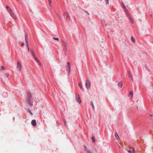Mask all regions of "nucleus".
Instances as JSON below:
<instances>
[{
  "mask_svg": "<svg viewBox=\"0 0 153 153\" xmlns=\"http://www.w3.org/2000/svg\"><path fill=\"white\" fill-rule=\"evenodd\" d=\"M30 104V105H33V104Z\"/></svg>",
  "mask_w": 153,
  "mask_h": 153,
  "instance_id": "79ce46f5",
  "label": "nucleus"
},
{
  "mask_svg": "<svg viewBox=\"0 0 153 153\" xmlns=\"http://www.w3.org/2000/svg\"><path fill=\"white\" fill-rule=\"evenodd\" d=\"M24 45V43H22V46H23Z\"/></svg>",
  "mask_w": 153,
  "mask_h": 153,
  "instance_id": "e433bc0d",
  "label": "nucleus"
},
{
  "mask_svg": "<svg viewBox=\"0 0 153 153\" xmlns=\"http://www.w3.org/2000/svg\"><path fill=\"white\" fill-rule=\"evenodd\" d=\"M30 52L31 53V54H32V56H33H33H35V54H34V51H33V50H32L30 51Z\"/></svg>",
  "mask_w": 153,
  "mask_h": 153,
  "instance_id": "a211bd4d",
  "label": "nucleus"
},
{
  "mask_svg": "<svg viewBox=\"0 0 153 153\" xmlns=\"http://www.w3.org/2000/svg\"><path fill=\"white\" fill-rule=\"evenodd\" d=\"M91 105H92L93 108L94 109V105L93 104V102L92 101L91 102Z\"/></svg>",
  "mask_w": 153,
  "mask_h": 153,
  "instance_id": "a878e982",
  "label": "nucleus"
},
{
  "mask_svg": "<svg viewBox=\"0 0 153 153\" xmlns=\"http://www.w3.org/2000/svg\"><path fill=\"white\" fill-rule=\"evenodd\" d=\"M91 139L94 142H95V138L94 137H92Z\"/></svg>",
  "mask_w": 153,
  "mask_h": 153,
  "instance_id": "5701e85b",
  "label": "nucleus"
},
{
  "mask_svg": "<svg viewBox=\"0 0 153 153\" xmlns=\"http://www.w3.org/2000/svg\"><path fill=\"white\" fill-rule=\"evenodd\" d=\"M25 40L26 41V44L27 45V47H29L27 39V33L25 35Z\"/></svg>",
  "mask_w": 153,
  "mask_h": 153,
  "instance_id": "39448f33",
  "label": "nucleus"
},
{
  "mask_svg": "<svg viewBox=\"0 0 153 153\" xmlns=\"http://www.w3.org/2000/svg\"><path fill=\"white\" fill-rule=\"evenodd\" d=\"M126 150L129 153H135L134 149L132 147H127L126 148Z\"/></svg>",
  "mask_w": 153,
  "mask_h": 153,
  "instance_id": "f257e3e1",
  "label": "nucleus"
},
{
  "mask_svg": "<svg viewBox=\"0 0 153 153\" xmlns=\"http://www.w3.org/2000/svg\"><path fill=\"white\" fill-rule=\"evenodd\" d=\"M64 122H65V125H66V121H64Z\"/></svg>",
  "mask_w": 153,
  "mask_h": 153,
  "instance_id": "58836bf2",
  "label": "nucleus"
},
{
  "mask_svg": "<svg viewBox=\"0 0 153 153\" xmlns=\"http://www.w3.org/2000/svg\"><path fill=\"white\" fill-rule=\"evenodd\" d=\"M4 67L2 66L1 67V71H2L4 69Z\"/></svg>",
  "mask_w": 153,
  "mask_h": 153,
  "instance_id": "cd10ccee",
  "label": "nucleus"
},
{
  "mask_svg": "<svg viewBox=\"0 0 153 153\" xmlns=\"http://www.w3.org/2000/svg\"><path fill=\"white\" fill-rule=\"evenodd\" d=\"M29 112L30 113V114H31V115H32L33 114L31 112V111H30V110H29Z\"/></svg>",
  "mask_w": 153,
  "mask_h": 153,
  "instance_id": "72a5a7b5",
  "label": "nucleus"
},
{
  "mask_svg": "<svg viewBox=\"0 0 153 153\" xmlns=\"http://www.w3.org/2000/svg\"><path fill=\"white\" fill-rule=\"evenodd\" d=\"M17 68L19 71H20L22 69V65L20 62L18 61L17 62Z\"/></svg>",
  "mask_w": 153,
  "mask_h": 153,
  "instance_id": "20e7f679",
  "label": "nucleus"
},
{
  "mask_svg": "<svg viewBox=\"0 0 153 153\" xmlns=\"http://www.w3.org/2000/svg\"><path fill=\"white\" fill-rule=\"evenodd\" d=\"M91 82L89 80H87L85 82V85L87 89H88L90 87Z\"/></svg>",
  "mask_w": 153,
  "mask_h": 153,
  "instance_id": "7ed1b4c3",
  "label": "nucleus"
},
{
  "mask_svg": "<svg viewBox=\"0 0 153 153\" xmlns=\"http://www.w3.org/2000/svg\"><path fill=\"white\" fill-rule=\"evenodd\" d=\"M31 124L33 126H35L36 125V121L35 120H33L31 121Z\"/></svg>",
  "mask_w": 153,
  "mask_h": 153,
  "instance_id": "6e6552de",
  "label": "nucleus"
},
{
  "mask_svg": "<svg viewBox=\"0 0 153 153\" xmlns=\"http://www.w3.org/2000/svg\"><path fill=\"white\" fill-rule=\"evenodd\" d=\"M64 15H65L66 16V13H65V12L64 13Z\"/></svg>",
  "mask_w": 153,
  "mask_h": 153,
  "instance_id": "4c0bfd02",
  "label": "nucleus"
},
{
  "mask_svg": "<svg viewBox=\"0 0 153 153\" xmlns=\"http://www.w3.org/2000/svg\"><path fill=\"white\" fill-rule=\"evenodd\" d=\"M33 57L37 62L39 61V60L36 57V56H34Z\"/></svg>",
  "mask_w": 153,
  "mask_h": 153,
  "instance_id": "412c9836",
  "label": "nucleus"
},
{
  "mask_svg": "<svg viewBox=\"0 0 153 153\" xmlns=\"http://www.w3.org/2000/svg\"><path fill=\"white\" fill-rule=\"evenodd\" d=\"M27 50H28V51H29V47H27Z\"/></svg>",
  "mask_w": 153,
  "mask_h": 153,
  "instance_id": "c9c22d12",
  "label": "nucleus"
},
{
  "mask_svg": "<svg viewBox=\"0 0 153 153\" xmlns=\"http://www.w3.org/2000/svg\"><path fill=\"white\" fill-rule=\"evenodd\" d=\"M107 2H106V4H108V0H107Z\"/></svg>",
  "mask_w": 153,
  "mask_h": 153,
  "instance_id": "f704fd0d",
  "label": "nucleus"
},
{
  "mask_svg": "<svg viewBox=\"0 0 153 153\" xmlns=\"http://www.w3.org/2000/svg\"><path fill=\"white\" fill-rule=\"evenodd\" d=\"M37 62H38V64H39V65H40V66H41V62H39V61H38Z\"/></svg>",
  "mask_w": 153,
  "mask_h": 153,
  "instance_id": "2f4dec72",
  "label": "nucleus"
},
{
  "mask_svg": "<svg viewBox=\"0 0 153 153\" xmlns=\"http://www.w3.org/2000/svg\"><path fill=\"white\" fill-rule=\"evenodd\" d=\"M11 15L15 19H17V18L14 13H12Z\"/></svg>",
  "mask_w": 153,
  "mask_h": 153,
  "instance_id": "ddd939ff",
  "label": "nucleus"
},
{
  "mask_svg": "<svg viewBox=\"0 0 153 153\" xmlns=\"http://www.w3.org/2000/svg\"><path fill=\"white\" fill-rule=\"evenodd\" d=\"M150 116H152V115H151V114H150Z\"/></svg>",
  "mask_w": 153,
  "mask_h": 153,
  "instance_id": "ea45409f",
  "label": "nucleus"
},
{
  "mask_svg": "<svg viewBox=\"0 0 153 153\" xmlns=\"http://www.w3.org/2000/svg\"><path fill=\"white\" fill-rule=\"evenodd\" d=\"M79 86L80 87V88H82V85L81 83H79L78 84Z\"/></svg>",
  "mask_w": 153,
  "mask_h": 153,
  "instance_id": "4be33fe9",
  "label": "nucleus"
},
{
  "mask_svg": "<svg viewBox=\"0 0 153 153\" xmlns=\"http://www.w3.org/2000/svg\"><path fill=\"white\" fill-rule=\"evenodd\" d=\"M133 93L132 91H131L130 92L129 94V96H131V98L133 97Z\"/></svg>",
  "mask_w": 153,
  "mask_h": 153,
  "instance_id": "dca6fc26",
  "label": "nucleus"
},
{
  "mask_svg": "<svg viewBox=\"0 0 153 153\" xmlns=\"http://www.w3.org/2000/svg\"><path fill=\"white\" fill-rule=\"evenodd\" d=\"M87 152L88 153H93L92 152L89 150H88Z\"/></svg>",
  "mask_w": 153,
  "mask_h": 153,
  "instance_id": "393cba45",
  "label": "nucleus"
},
{
  "mask_svg": "<svg viewBox=\"0 0 153 153\" xmlns=\"http://www.w3.org/2000/svg\"><path fill=\"white\" fill-rule=\"evenodd\" d=\"M65 13L66 14V18L67 20H69V17L68 13L67 12H65Z\"/></svg>",
  "mask_w": 153,
  "mask_h": 153,
  "instance_id": "4468645a",
  "label": "nucleus"
},
{
  "mask_svg": "<svg viewBox=\"0 0 153 153\" xmlns=\"http://www.w3.org/2000/svg\"><path fill=\"white\" fill-rule=\"evenodd\" d=\"M68 64V68H70V64L69 62H68L67 63Z\"/></svg>",
  "mask_w": 153,
  "mask_h": 153,
  "instance_id": "b1692460",
  "label": "nucleus"
},
{
  "mask_svg": "<svg viewBox=\"0 0 153 153\" xmlns=\"http://www.w3.org/2000/svg\"><path fill=\"white\" fill-rule=\"evenodd\" d=\"M6 7L9 12H10V11L11 12V10H12L9 6H6Z\"/></svg>",
  "mask_w": 153,
  "mask_h": 153,
  "instance_id": "2eb2a0df",
  "label": "nucleus"
},
{
  "mask_svg": "<svg viewBox=\"0 0 153 153\" xmlns=\"http://www.w3.org/2000/svg\"><path fill=\"white\" fill-rule=\"evenodd\" d=\"M122 5H123V7L124 8H125V9L126 11H127V10L126 9V8H125V6L123 4H122Z\"/></svg>",
  "mask_w": 153,
  "mask_h": 153,
  "instance_id": "bb28decb",
  "label": "nucleus"
},
{
  "mask_svg": "<svg viewBox=\"0 0 153 153\" xmlns=\"http://www.w3.org/2000/svg\"><path fill=\"white\" fill-rule=\"evenodd\" d=\"M129 19L130 21V22L132 23H134L133 21L132 20V19H131V17L130 16H129Z\"/></svg>",
  "mask_w": 153,
  "mask_h": 153,
  "instance_id": "f3484780",
  "label": "nucleus"
},
{
  "mask_svg": "<svg viewBox=\"0 0 153 153\" xmlns=\"http://www.w3.org/2000/svg\"><path fill=\"white\" fill-rule=\"evenodd\" d=\"M129 77L131 79V80H133V77L131 74L130 72H129Z\"/></svg>",
  "mask_w": 153,
  "mask_h": 153,
  "instance_id": "f8f14e48",
  "label": "nucleus"
},
{
  "mask_svg": "<svg viewBox=\"0 0 153 153\" xmlns=\"http://www.w3.org/2000/svg\"><path fill=\"white\" fill-rule=\"evenodd\" d=\"M53 39H54L56 40H59V39L58 38L53 37Z\"/></svg>",
  "mask_w": 153,
  "mask_h": 153,
  "instance_id": "c85d7f7f",
  "label": "nucleus"
},
{
  "mask_svg": "<svg viewBox=\"0 0 153 153\" xmlns=\"http://www.w3.org/2000/svg\"><path fill=\"white\" fill-rule=\"evenodd\" d=\"M118 146L120 148V146H119V145H118Z\"/></svg>",
  "mask_w": 153,
  "mask_h": 153,
  "instance_id": "a19ab883",
  "label": "nucleus"
},
{
  "mask_svg": "<svg viewBox=\"0 0 153 153\" xmlns=\"http://www.w3.org/2000/svg\"><path fill=\"white\" fill-rule=\"evenodd\" d=\"M31 97L30 96H28L27 97L26 99V102L28 104H30V102L31 101Z\"/></svg>",
  "mask_w": 153,
  "mask_h": 153,
  "instance_id": "0eeeda50",
  "label": "nucleus"
},
{
  "mask_svg": "<svg viewBox=\"0 0 153 153\" xmlns=\"http://www.w3.org/2000/svg\"><path fill=\"white\" fill-rule=\"evenodd\" d=\"M76 100L77 102L79 103H81V101L80 100V98L78 95L76 93Z\"/></svg>",
  "mask_w": 153,
  "mask_h": 153,
  "instance_id": "423d86ee",
  "label": "nucleus"
},
{
  "mask_svg": "<svg viewBox=\"0 0 153 153\" xmlns=\"http://www.w3.org/2000/svg\"><path fill=\"white\" fill-rule=\"evenodd\" d=\"M62 46L63 47V51L64 52V53L65 55H66L67 54V46L66 44V43L64 42L63 41L62 42Z\"/></svg>",
  "mask_w": 153,
  "mask_h": 153,
  "instance_id": "f03ea898",
  "label": "nucleus"
},
{
  "mask_svg": "<svg viewBox=\"0 0 153 153\" xmlns=\"http://www.w3.org/2000/svg\"><path fill=\"white\" fill-rule=\"evenodd\" d=\"M118 86H119V88H120L122 86V82H119L118 84Z\"/></svg>",
  "mask_w": 153,
  "mask_h": 153,
  "instance_id": "9d476101",
  "label": "nucleus"
},
{
  "mask_svg": "<svg viewBox=\"0 0 153 153\" xmlns=\"http://www.w3.org/2000/svg\"><path fill=\"white\" fill-rule=\"evenodd\" d=\"M67 71H68V75H69L70 74V68H67Z\"/></svg>",
  "mask_w": 153,
  "mask_h": 153,
  "instance_id": "aec40b11",
  "label": "nucleus"
},
{
  "mask_svg": "<svg viewBox=\"0 0 153 153\" xmlns=\"http://www.w3.org/2000/svg\"><path fill=\"white\" fill-rule=\"evenodd\" d=\"M84 148H85V151H87L88 150H87V148H86V146H84Z\"/></svg>",
  "mask_w": 153,
  "mask_h": 153,
  "instance_id": "7c9ffc66",
  "label": "nucleus"
},
{
  "mask_svg": "<svg viewBox=\"0 0 153 153\" xmlns=\"http://www.w3.org/2000/svg\"><path fill=\"white\" fill-rule=\"evenodd\" d=\"M9 12H10L11 15L12 13H13V11L12 10H11V12L10 11Z\"/></svg>",
  "mask_w": 153,
  "mask_h": 153,
  "instance_id": "473e14b6",
  "label": "nucleus"
},
{
  "mask_svg": "<svg viewBox=\"0 0 153 153\" xmlns=\"http://www.w3.org/2000/svg\"><path fill=\"white\" fill-rule=\"evenodd\" d=\"M126 12H127L126 13L127 16L128 17V18H129V16H129V13H128V12H127V11H126Z\"/></svg>",
  "mask_w": 153,
  "mask_h": 153,
  "instance_id": "c756f323",
  "label": "nucleus"
},
{
  "mask_svg": "<svg viewBox=\"0 0 153 153\" xmlns=\"http://www.w3.org/2000/svg\"><path fill=\"white\" fill-rule=\"evenodd\" d=\"M48 2H49V4L50 5V9L52 10V4H51V0H48Z\"/></svg>",
  "mask_w": 153,
  "mask_h": 153,
  "instance_id": "1a4fd4ad",
  "label": "nucleus"
},
{
  "mask_svg": "<svg viewBox=\"0 0 153 153\" xmlns=\"http://www.w3.org/2000/svg\"><path fill=\"white\" fill-rule=\"evenodd\" d=\"M131 41L134 42V43H135V39L133 37V36H132L131 37Z\"/></svg>",
  "mask_w": 153,
  "mask_h": 153,
  "instance_id": "6ab92c4d",
  "label": "nucleus"
},
{
  "mask_svg": "<svg viewBox=\"0 0 153 153\" xmlns=\"http://www.w3.org/2000/svg\"><path fill=\"white\" fill-rule=\"evenodd\" d=\"M115 137L117 139H119L120 138L119 137L118 134L117 133H116V132L115 133Z\"/></svg>",
  "mask_w": 153,
  "mask_h": 153,
  "instance_id": "9b49d317",
  "label": "nucleus"
}]
</instances>
